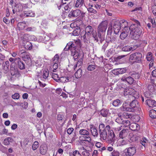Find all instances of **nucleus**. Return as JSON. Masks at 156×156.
Listing matches in <instances>:
<instances>
[{"label": "nucleus", "instance_id": "nucleus-1", "mask_svg": "<svg viewBox=\"0 0 156 156\" xmlns=\"http://www.w3.org/2000/svg\"><path fill=\"white\" fill-rule=\"evenodd\" d=\"M122 23H124V28L122 30V31L128 34L129 30H130V35L131 38L134 40H136V29L135 24H133L131 25L130 28L128 26L127 22L124 20H122Z\"/></svg>", "mask_w": 156, "mask_h": 156}, {"label": "nucleus", "instance_id": "nucleus-2", "mask_svg": "<svg viewBox=\"0 0 156 156\" xmlns=\"http://www.w3.org/2000/svg\"><path fill=\"white\" fill-rule=\"evenodd\" d=\"M83 34H84L83 35V37L84 40H89L92 35L97 42L98 41L97 33L94 31V29L91 26L88 25L86 27L85 32H83Z\"/></svg>", "mask_w": 156, "mask_h": 156}, {"label": "nucleus", "instance_id": "nucleus-3", "mask_svg": "<svg viewBox=\"0 0 156 156\" xmlns=\"http://www.w3.org/2000/svg\"><path fill=\"white\" fill-rule=\"evenodd\" d=\"M110 129V127L109 125H107L105 127L103 123L100 124L99 126V131L101 140H106L107 134L109 132Z\"/></svg>", "mask_w": 156, "mask_h": 156}, {"label": "nucleus", "instance_id": "nucleus-4", "mask_svg": "<svg viewBox=\"0 0 156 156\" xmlns=\"http://www.w3.org/2000/svg\"><path fill=\"white\" fill-rule=\"evenodd\" d=\"M108 23L106 20L102 21L98 26L97 28L98 36L100 39L101 44L102 43L104 40L102 39V35L105 32L107 27Z\"/></svg>", "mask_w": 156, "mask_h": 156}, {"label": "nucleus", "instance_id": "nucleus-5", "mask_svg": "<svg viewBox=\"0 0 156 156\" xmlns=\"http://www.w3.org/2000/svg\"><path fill=\"white\" fill-rule=\"evenodd\" d=\"M136 100H133L132 102L130 103V108L126 107V103L123 104V110H126L127 111H129L130 112H134L136 110Z\"/></svg>", "mask_w": 156, "mask_h": 156}, {"label": "nucleus", "instance_id": "nucleus-6", "mask_svg": "<svg viewBox=\"0 0 156 156\" xmlns=\"http://www.w3.org/2000/svg\"><path fill=\"white\" fill-rule=\"evenodd\" d=\"M10 72L11 75L19 77L20 75L17 69L15 66L14 64L12 63L10 65Z\"/></svg>", "mask_w": 156, "mask_h": 156}, {"label": "nucleus", "instance_id": "nucleus-7", "mask_svg": "<svg viewBox=\"0 0 156 156\" xmlns=\"http://www.w3.org/2000/svg\"><path fill=\"white\" fill-rule=\"evenodd\" d=\"M108 136H107V141L109 142V143H112L115 140V136L112 130H110L109 132L108 133Z\"/></svg>", "mask_w": 156, "mask_h": 156}, {"label": "nucleus", "instance_id": "nucleus-8", "mask_svg": "<svg viewBox=\"0 0 156 156\" xmlns=\"http://www.w3.org/2000/svg\"><path fill=\"white\" fill-rule=\"evenodd\" d=\"M77 46L75 45V47L73 48V49H71V55L75 60L80 56V54L77 51Z\"/></svg>", "mask_w": 156, "mask_h": 156}, {"label": "nucleus", "instance_id": "nucleus-9", "mask_svg": "<svg viewBox=\"0 0 156 156\" xmlns=\"http://www.w3.org/2000/svg\"><path fill=\"white\" fill-rule=\"evenodd\" d=\"M121 23L119 21H116L115 22L113 26V28L114 29V33L117 34L119 31L120 30L121 28Z\"/></svg>", "mask_w": 156, "mask_h": 156}, {"label": "nucleus", "instance_id": "nucleus-10", "mask_svg": "<svg viewBox=\"0 0 156 156\" xmlns=\"http://www.w3.org/2000/svg\"><path fill=\"white\" fill-rule=\"evenodd\" d=\"M81 12V11L79 9L72 10L69 12L68 15V17L69 18L76 17L80 14Z\"/></svg>", "mask_w": 156, "mask_h": 156}, {"label": "nucleus", "instance_id": "nucleus-11", "mask_svg": "<svg viewBox=\"0 0 156 156\" xmlns=\"http://www.w3.org/2000/svg\"><path fill=\"white\" fill-rule=\"evenodd\" d=\"M136 150L135 147H129L127 149L126 154V156H133L136 153Z\"/></svg>", "mask_w": 156, "mask_h": 156}, {"label": "nucleus", "instance_id": "nucleus-12", "mask_svg": "<svg viewBox=\"0 0 156 156\" xmlns=\"http://www.w3.org/2000/svg\"><path fill=\"white\" fill-rule=\"evenodd\" d=\"M9 62L8 61L3 62L2 65V68L3 70V72L5 73H7L9 71Z\"/></svg>", "mask_w": 156, "mask_h": 156}, {"label": "nucleus", "instance_id": "nucleus-13", "mask_svg": "<svg viewBox=\"0 0 156 156\" xmlns=\"http://www.w3.org/2000/svg\"><path fill=\"white\" fill-rule=\"evenodd\" d=\"M126 71L125 68H118L112 70V72L114 74L118 75L125 73Z\"/></svg>", "mask_w": 156, "mask_h": 156}, {"label": "nucleus", "instance_id": "nucleus-14", "mask_svg": "<svg viewBox=\"0 0 156 156\" xmlns=\"http://www.w3.org/2000/svg\"><path fill=\"white\" fill-rule=\"evenodd\" d=\"M19 54L20 56L23 58L24 60L30 57L29 53L24 51L23 50L20 51L19 52Z\"/></svg>", "mask_w": 156, "mask_h": 156}, {"label": "nucleus", "instance_id": "nucleus-15", "mask_svg": "<svg viewBox=\"0 0 156 156\" xmlns=\"http://www.w3.org/2000/svg\"><path fill=\"white\" fill-rule=\"evenodd\" d=\"M129 133L128 129H123L121 130L119 133V136L121 138L123 139L127 137Z\"/></svg>", "mask_w": 156, "mask_h": 156}, {"label": "nucleus", "instance_id": "nucleus-16", "mask_svg": "<svg viewBox=\"0 0 156 156\" xmlns=\"http://www.w3.org/2000/svg\"><path fill=\"white\" fill-rule=\"evenodd\" d=\"M71 80V78L70 76H65L60 77L59 80H58V82L65 83Z\"/></svg>", "mask_w": 156, "mask_h": 156}, {"label": "nucleus", "instance_id": "nucleus-17", "mask_svg": "<svg viewBox=\"0 0 156 156\" xmlns=\"http://www.w3.org/2000/svg\"><path fill=\"white\" fill-rule=\"evenodd\" d=\"M48 147L45 144H42L40 146V152L41 154L44 155L47 151Z\"/></svg>", "mask_w": 156, "mask_h": 156}, {"label": "nucleus", "instance_id": "nucleus-18", "mask_svg": "<svg viewBox=\"0 0 156 156\" xmlns=\"http://www.w3.org/2000/svg\"><path fill=\"white\" fill-rule=\"evenodd\" d=\"M136 48V46H135L130 47L129 46L127 45L124 47L122 48V51H129L131 50L133 51Z\"/></svg>", "mask_w": 156, "mask_h": 156}, {"label": "nucleus", "instance_id": "nucleus-19", "mask_svg": "<svg viewBox=\"0 0 156 156\" xmlns=\"http://www.w3.org/2000/svg\"><path fill=\"white\" fill-rule=\"evenodd\" d=\"M129 61L132 64H133L136 61V53L131 54L129 58Z\"/></svg>", "mask_w": 156, "mask_h": 156}, {"label": "nucleus", "instance_id": "nucleus-20", "mask_svg": "<svg viewBox=\"0 0 156 156\" xmlns=\"http://www.w3.org/2000/svg\"><path fill=\"white\" fill-rule=\"evenodd\" d=\"M130 142H136V135L134 132L130 133L129 134Z\"/></svg>", "mask_w": 156, "mask_h": 156}, {"label": "nucleus", "instance_id": "nucleus-21", "mask_svg": "<svg viewBox=\"0 0 156 156\" xmlns=\"http://www.w3.org/2000/svg\"><path fill=\"white\" fill-rule=\"evenodd\" d=\"M100 114L103 117H107L109 115V110L107 109H103L100 112Z\"/></svg>", "mask_w": 156, "mask_h": 156}, {"label": "nucleus", "instance_id": "nucleus-22", "mask_svg": "<svg viewBox=\"0 0 156 156\" xmlns=\"http://www.w3.org/2000/svg\"><path fill=\"white\" fill-rule=\"evenodd\" d=\"M24 44L25 48L27 50H31L32 48V45L29 41H24Z\"/></svg>", "mask_w": 156, "mask_h": 156}, {"label": "nucleus", "instance_id": "nucleus-23", "mask_svg": "<svg viewBox=\"0 0 156 156\" xmlns=\"http://www.w3.org/2000/svg\"><path fill=\"white\" fill-rule=\"evenodd\" d=\"M147 105L150 107H153L156 106V102L154 100L148 99L146 101Z\"/></svg>", "mask_w": 156, "mask_h": 156}, {"label": "nucleus", "instance_id": "nucleus-24", "mask_svg": "<svg viewBox=\"0 0 156 156\" xmlns=\"http://www.w3.org/2000/svg\"><path fill=\"white\" fill-rule=\"evenodd\" d=\"M75 46V45L72 42H69L67 44L64 50L65 51H67L69 49H70L71 51V49H73V48H74Z\"/></svg>", "mask_w": 156, "mask_h": 156}, {"label": "nucleus", "instance_id": "nucleus-25", "mask_svg": "<svg viewBox=\"0 0 156 156\" xmlns=\"http://www.w3.org/2000/svg\"><path fill=\"white\" fill-rule=\"evenodd\" d=\"M84 0H77L75 4V6L77 8H80L84 4Z\"/></svg>", "mask_w": 156, "mask_h": 156}, {"label": "nucleus", "instance_id": "nucleus-26", "mask_svg": "<svg viewBox=\"0 0 156 156\" xmlns=\"http://www.w3.org/2000/svg\"><path fill=\"white\" fill-rule=\"evenodd\" d=\"M17 66L18 68L20 69H23L25 68V65L20 59H19L17 61Z\"/></svg>", "mask_w": 156, "mask_h": 156}, {"label": "nucleus", "instance_id": "nucleus-27", "mask_svg": "<svg viewBox=\"0 0 156 156\" xmlns=\"http://www.w3.org/2000/svg\"><path fill=\"white\" fill-rule=\"evenodd\" d=\"M79 133L81 135H83L84 136L87 135H90L89 131L85 129H81L80 130Z\"/></svg>", "mask_w": 156, "mask_h": 156}, {"label": "nucleus", "instance_id": "nucleus-28", "mask_svg": "<svg viewBox=\"0 0 156 156\" xmlns=\"http://www.w3.org/2000/svg\"><path fill=\"white\" fill-rule=\"evenodd\" d=\"M116 39V37L115 36H113L112 37L111 35H110L109 37H108V35H107L106 37V41L108 42L110 41L112 43Z\"/></svg>", "mask_w": 156, "mask_h": 156}, {"label": "nucleus", "instance_id": "nucleus-29", "mask_svg": "<svg viewBox=\"0 0 156 156\" xmlns=\"http://www.w3.org/2000/svg\"><path fill=\"white\" fill-rule=\"evenodd\" d=\"M82 70L80 68H79L76 72L75 73V77L76 78H80L82 76Z\"/></svg>", "mask_w": 156, "mask_h": 156}, {"label": "nucleus", "instance_id": "nucleus-30", "mask_svg": "<svg viewBox=\"0 0 156 156\" xmlns=\"http://www.w3.org/2000/svg\"><path fill=\"white\" fill-rule=\"evenodd\" d=\"M91 132L93 136L94 137H97L98 133L97 129L95 127H92L91 128Z\"/></svg>", "mask_w": 156, "mask_h": 156}, {"label": "nucleus", "instance_id": "nucleus-31", "mask_svg": "<svg viewBox=\"0 0 156 156\" xmlns=\"http://www.w3.org/2000/svg\"><path fill=\"white\" fill-rule=\"evenodd\" d=\"M149 115L153 119L156 118V111L154 109L150 110L149 113Z\"/></svg>", "mask_w": 156, "mask_h": 156}, {"label": "nucleus", "instance_id": "nucleus-32", "mask_svg": "<svg viewBox=\"0 0 156 156\" xmlns=\"http://www.w3.org/2000/svg\"><path fill=\"white\" fill-rule=\"evenodd\" d=\"M26 26L25 22H19L17 24V26L20 30H23Z\"/></svg>", "mask_w": 156, "mask_h": 156}, {"label": "nucleus", "instance_id": "nucleus-33", "mask_svg": "<svg viewBox=\"0 0 156 156\" xmlns=\"http://www.w3.org/2000/svg\"><path fill=\"white\" fill-rule=\"evenodd\" d=\"M13 141V139L11 137H8L4 140V143L6 145H8L10 142H12Z\"/></svg>", "mask_w": 156, "mask_h": 156}, {"label": "nucleus", "instance_id": "nucleus-34", "mask_svg": "<svg viewBox=\"0 0 156 156\" xmlns=\"http://www.w3.org/2000/svg\"><path fill=\"white\" fill-rule=\"evenodd\" d=\"M80 29L76 28L73 31L72 34L74 36H78L80 34Z\"/></svg>", "mask_w": 156, "mask_h": 156}, {"label": "nucleus", "instance_id": "nucleus-35", "mask_svg": "<svg viewBox=\"0 0 156 156\" xmlns=\"http://www.w3.org/2000/svg\"><path fill=\"white\" fill-rule=\"evenodd\" d=\"M24 16L26 17H34L35 16V14L32 11H29L25 13Z\"/></svg>", "mask_w": 156, "mask_h": 156}, {"label": "nucleus", "instance_id": "nucleus-36", "mask_svg": "<svg viewBox=\"0 0 156 156\" xmlns=\"http://www.w3.org/2000/svg\"><path fill=\"white\" fill-rule=\"evenodd\" d=\"M143 59L142 54L140 53H137V62L141 63Z\"/></svg>", "mask_w": 156, "mask_h": 156}, {"label": "nucleus", "instance_id": "nucleus-37", "mask_svg": "<svg viewBox=\"0 0 156 156\" xmlns=\"http://www.w3.org/2000/svg\"><path fill=\"white\" fill-rule=\"evenodd\" d=\"M129 127L130 129L134 133V132L136 130V124L135 123H131Z\"/></svg>", "mask_w": 156, "mask_h": 156}, {"label": "nucleus", "instance_id": "nucleus-38", "mask_svg": "<svg viewBox=\"0 0 156 156\" xmlns=\"http://www.w3.org/2000/svg\"><path fill=\"white\" fill-rule=\"evenodd\" d=\"M132 89L128 87H127L124 90V94L125 96H126L128 94H131V90Z\"/></svg>", "mask_w": 156, "mask_h": 156}, {"label": "nucleus", "instance_id": "nucleus-39", "mask_svg": "<svg viewBox=\"0 0 156 156\" xmlns=\"http://www.w3.org/2000/svg\"><path fill=\"white\" fill-rule=\"evenodd\" d=\"M146 58L147 60L149 61L154 60L152 57V53L151 52H148Z\"/></svg>", "mask_w": 156, "mask_h": 156}, {"label": "nucleus", "instance_id": "nucleus-40", "mask_svg": "<svg viewBox=\"0 0 156 156\" xmlns=\"http://www.w3.org/2000/svg\"><path fill=\"white\" fill-rule=\"evenodd\" d=\"M138 111L139 113V114H138V115H140L138 117H137V122L139 121H140V119H141V116L140 115L142 114V112H141V108H137V112Z\"/></svg>", "mask_w": 156, "mask_h": 156}, {"label": "nucleus", "instance_id": "nucleus-41", "mask_svg": "<svg viewBox=\"0 0 156 156\" xmlns=\"http://www.w3.org/2000/svg\"><path fill=\"white\" fill-rule=\"evenodd\" d=\"M121 104L120 101L119 99H116L113 101V106L116 107L118 106Z\"/></svg>", "mask_w": 156, "mask_h": 156}, {"label": "nucleus", "instance_id": "nucleus-42", "mask_svg": "<svg viewBox=\"0 0 156 156\" xmlns=\"http://www.w3.org/2000/svg\"><path fill=\"white\" fill-rule=\"evenodd\" d=\"M70 155L71 156V154L73 156H82L81 154L77 150H75L72 153H69Z\"/></svg>", "mask_w": 156, "mask_h": 156}, {"label": "nucleus", "instance_id": "nucleus-43", "mask_svg": "<svg viewBox=\"0 0 156 156\" xmlns=\"http://www.w3.org/2000/svg\"><path fill=\"white\" fill-rule=\"evenodd\" d=\"M112 25L111 24L110 25H109L107 31V35H108V37H109L110 35H111L112 33Z\"/></svg>", "mask_w": 156, "mask_h": 156}, {"label": "nucleus", "instance_id": "nucleus-44", "mask_svg": "<svg viewBox=\"0 0 156 156\" xmlns=\"http://www.w3.org/2000/svg\"><path fill=\"white\" fill-rule=\"evenodd\" d=\"M83 58H80L79 59V60L78 61L76 64V66H75L74 67V69L75 70V68H76L77 66H81L83 63Z\"/></svg>", "mask_w": 156, "mask_h": 156}, {"label": "nucleus", "instance_id": "nucleus-45", "mask_svg": "<svg viewBox=\"0 0 156 156\" xmlns=\"http://www.w3.org/2000/svg\"><path fill=\"white\" fill-rule=\"evenodd\" d=\"M122 122V124L126 127L130 125V122L128 120L126 119L124 120H123Z\"/></svg>", "mask_w": 156, "mask_h": 156}, {"label": "nucleus", "instance_id": "nucleus-46", "mask_svg": "<svg viewBox=\"0 0 156 156\" xmlns=\"http://www.w3.org/2000/svg\"><path fill=\"white\" fill-rule=\"evenodd\" d=\"M39 147L38 142L36 141L34 142V144L32 146V149L33 150H36Z\"/></svg>", "mask_w": 156, "mask_h": 156}, {"label": "nucleus", "instance_id": "nucleus-47", "mask_svg": "<svg viewBox=\"0 0 156 156\" xmlns=\"http://www.w3.org/2000/svg\"><path fill=\"white\" fill-rule=\"evenodd\" d=\"M128 35V34L124 32H123L121 33L120 35V38L121 39L124 40L125 39Z\"/></svg>", "mask_w": 156, "mask_h": 156}, {"label": "nucleus", "instance_id": "nucleus-48", "mask_svg": "<svg viewBox=\"0 0 156 156\" xmlns=\"http://www.w3.org/2000/svg\"><path fill=\"white\" fill-rule=\"evenodd\" d=\"M59 55L58 54H56L53 58L52 62H53L57 63L59 61Z\"/></svg>", "mask_w": 156, "mask_h": 156}, {"label": "nucleus", "instance_id": "nucleus-49", "mask_svg": "<svg viewBox=\"0 0 156 156\" xmlns=\"http://www.w3.org/2000/svg\"><path fill=\"white\" fill-rule=\"evenodd\" d=\"M49 75L48 71L44 70L43 72V77L44 79H46L48 78Z\"/></svg>", "mask_w": 156, "mask_h": 156}, {"label": "nucleus", "instance_id": "nucleus-50", "mask_svg": "<svg viewBox=\"0 0 156 156\" xmlns=\"http://www.w3.org/2000/svg\"><path fill=\"white\" fill-rule=\"evenodd\" d=\"M27 64L29 66H31L32 64V61L30 57H29L24 60Z\"/></svg>", "mask_w": 156, "mask_h": 156}, {"label": "nucleus", "instance_id": "nucleus-51", "mask_svg": "<svg viewBox=\"0 0 156 156\" xmlns=\"http://www.w3.org/2000/svg\"><path fill=\"white\" fill-rule=\"evenodd\" d=\"M52 77L53 79L58 82V80H59V78L58 74L55 73H53L52 74Z\"/></svg>", "mask_w": 156, "mask_h": 156}, {"label": "nucleus", "instance_id": "nucleus-52", "mask_svg": "<svg viewBox=\"0 0 156 156\" xmlns=\"http://www.w3.org/2000/svg\"><path fill=\"white\" fill-rule=\"evenodd\" d=\"M5 58V56L2 55V54L0 53V65H2V64L3 63V61H4Z\"/></svg>", "mask_w": 156, "mask_h": 156}, {"label": "nucleus", "instance_id": "nucleus-53", "mask_svg": "<svg viewBox=\"0 0 156 156\" xmlns=\"http://www.w3.org/2000/svg\"><path fill=\"white\" fill-rule=\"evenodd\" d=\"M20 59L19 58H9V60L11 62H12V63H13L14 65L15 64L14 63L15 61H17L19 60Z\"/></svg>", "mask_w": 156, "mask_h": 156}, {"label": "nucleus", "instance_id": "nucleus-54", "mask_svg": "<svg viewBox=\"0 0 156 156\" xmlns=\"http://www.w3.org/2000/svg\"><path fill=\"white\" fill-rule=\"evenodd\" d=\"M84 139H86V140H83L84 141H87L88 142H90L91 141V139L90 136V135H87L83 136Z\"/></svg>", "mask_w": 156, "mask_h": 156}, {"label": "nucleus", "instance_id": "nucleus-55", "mask_svg": "<svg viewBox=\"0 0 156 156\" xmlns=\"http://www.w3.org/2000/svg\"><path fill=\"white\" fill-rule=\"evenodd\" d=\"M107 41H106V42L104 44L102 48V50L104 51H105L106 50L107 46H108V43Z\"/></svg>", "mask_w": 156, "mask_h": 156}, {"label": "nucleus", "instance_id": "nucleus-56", "mask_svg": "<svg viewBox=\"0 0 156 156\" xmlns=\"http://www.w3.org/2000/svg\"><path fill=\"white\" fill-rule=\"evenodd\" d=\"M133 79L131 77H129L126 78V82L129 84L132 83Z\"/></svg>", "mask_w": 156, "mask_h": 156}, {"label": "nucleus", "instance_id": "nucleus-57", "mask_svg": "<svg viewBox=\"0 0 156 156\" xmlns=\"http://www.w3.org/2000/svg\"><path fill=\"white\" fill-rule=\"evenodd\" d=\"M20 96L18 93H15L14 94H13L12 96V98L13 99H18L20 98Z\"/></svg>", "mask_w": 156, "mask_h": 156}, {"label": "nucleus", "instance_id": "nucleus-58", "mask_svg": "<svg viewBox=\"0 0 156 156\" xmlns=\"http://www.w3.org/2000/svg\"><path fill=\"white\" fill-rule=\"evenodd\" d=\"M96 66L94 65H90L87 68V69L89 71L94 70L95 69Z\"/></svg>", "mask_w": 156, "mask_h": 156}, {"label": "nucleus", "instance_id": "nucleus-59", "mask_svg": "<svg viewBox=\"0 0 156 156\" xmlns=\"http://www.w3.org/2000/svg\"><path fill=\"white\" fill-rule=\"evenodd\" d=\"M123 119L122 118H117L115 119V121L119 124H122Z\"/></svg>", "mask_w": 156, "mask_h": 156}, {"label": "nucleus", "instance_id": "nucleus-60", "mask_svg": "<svg viewBox=\"0 0 156 156\" xmlns=\"http://www.w3.org/2000/svg\"><path fill=\"white\" fill-rule=\"evenodd\" d=\"M90 153L89 151L85 150V151H83L82 153V156H89L90 155Z\"/></svg>", "mask_w": 156, "mask_h": 156}, {"label": "nucleus", "instance_id": "nucleus-61", "mask_svg": "<svg viewBox=\"0 0 156 156\" xmlns=\"http://www.w3.org/2000/svg\"><path fill=\"white\" fill-rule=\"evenodd\" d=\"M57 118L58 120L60 121H62V120L64 118V115H62L58 114L57 115Z\"/></svg>", "mask_w": 156, "mask_h": 156}, {"label": "nucleus", "instance_id": "nucleus-62", "mask_svg": "<svg viewBox=\"0 0 156 156\" xmlns=\"http://www.w3.org/2000/svg\"><path fill=\"white\" fill-rule=\"evenodd\" d=\"M154 86L153 85H149L148 87V89L151 92L153 91L154 90Z\"/></svg>", "mask_w": 156, "mask_h": 156}, {"label": "nucleus", "instance_id": "nucleus-63", "mask_svg": "<svg viewBox=\"0 0 156 156\" xmlns=\"http://www.w3.org/2000/svg\"><path fill=\"white\" fill-rule=\"evenodd\" d=\"M54 64L53 65V71L55 72L56 71V69L58 67V65L57 63L54 62Z\"/></svg>", "mask_w": 156, "mask_h": 156}, {"label": "nucleus", "instance_id": "nucleus-64", "mask_svg": "<svg viewBox=\"0 0 156 156\" xmlns=\"http://www.w3.org/2000/svg\"><path fill=\"white\" fill-rule=\"evenodd\" d=\"M127 87V85L125 83H121V85H120V89H123V90L126 88Z\"/></svg>", "mask_w": 156, "mask_h": 156}]
</instances>
